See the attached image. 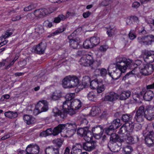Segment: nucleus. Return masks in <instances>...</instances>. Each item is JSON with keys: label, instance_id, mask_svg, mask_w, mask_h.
Wrapping results in <instances>:
<instances>
[{"label": "nucleus", "instance_id": "obj_1", "mask_svg": "<svg viewBox=\"0 0 154 154\" xmlns=\"http://www.w3.org/2000/svg\"><path fill=\"white\" fill-rule=\"evenodd\" d=\"M132 60L127 59L125 57H118L116 58L115 68H122L123 70H126L128 66L132 63Z\"/></svg>", "mask_w": 154, "mask_h": 154}, {"label": "nucleus", "instance_id": "obj_4", "mask_svg": "<svg viewBox=\"0 0 154 154\" xmlns=\"http://www.w3.org/2000/svg\"><path fill=\"white\" fill-rule=\"evenodd\" d=\"M90 86L91 88L96 89L98 93H101L105 89L104 85L102 84V81L98 80L97 79H95L91 81Z\"/></svg>", "mask_w": 154, "mask_h": 154}, {"label": "nucleus", "instance_id": "obj_57", "mask_svg": "<svg viewBox=\"0 0 154 154\" xmlns=\"http://www.w3.org/2000/svg\"><path fill=\"white\" fill-rule=\"evenodd\" d=\"M127 143L130 144H132L135 143L134 138L131 136L128 137L126 140Z\"/></svg>", "mask_w": 154, "mask_h": 154}, {"label": "nucleus", "instance_id": "obj_21", "mask_svg": "<svg viewBox=\"0 0 154 154\" xmlns=\"http://www.w3.org/2000/svg\"><path fill=\"white\" fill-rule=\"evenodd\" d=\"M62 85L65 88H72L70 79V75L66 76L64 78L62 81Z\"/></svg>", "mask_w": 154, "mask_h": 154}, {"label": "nucleus", "instance_id": "obj_58", "mask_svg": "<svg viewBox=\"0 0 154 154\" xmlns=\"http://www.w3.org/2000/svg\"><path fill=\"white\" fill-rule=\"evenodd\" d=\"M12 34V32H9V31H7L6 32L5 35H3L0 37V40H2L3 38L5 39Z\"/></svg>", "mask_w": 154, "mask_h": 154}, {"label": "nucleus", "instance_id": "obj_25", "mask_svg": "<svg viewBox=\"0 0 154 154\" xmlns=\"http://www.w3.org/2000/svg\"><path fill=\"white\" fill-rule=\"evenodd\" d=\"M74 93H70L66 94L65 96L66 100L63 103V108L64 106L65 108H66V106H67L68 104V102H71V101L75 97Z\"/></svg>", "mask_w": 154, "mask_h": 154}, {"label": "nucleus", "instance_id": "obj_39", "mask_svg": "<svg viewBox=\"0 0 154 154\" xmlns=\"http://www.w3.org/2000/svg\"><path fill=\"white\" fill-rule=\"evenodd\" d=\"M90 39L94 47L98 45L100 42V38L97 37H91Z\"/></svg>", "mask_w": 154, "mask_h": 154}, {"label": "nucleus", "instance_id": "obj_40", "mask_svg": "<svg viewBox=\"0 0 154 154\" xmlns=\"http://www.w3.org/2000/svg\"><path fill=\"white\" fill-rule=\"evenodd\" d=\"M118 140H119V136L118 134L113 133L110 135L109 141L112 142V143L118 142Z\"/></svg>", "mask_w": 154, "mask_h": 154}, {"label": "nucleus", "instance_id": "obj_3", "mask_svg": "<svg viewBox=\"0 0 154 154\" xmlns=\"http://www.w3.org/2000/svg\"><path fill=\"white\" fill-rule=\"evenodd\" d=\"M47 102L45 100L39 101L34 110V113L36 115L42 112L47 111L48 109Z\"/></svg>", "mask_w": 154, "mask_h": 154}, {"label": "nucleus", "instance_id": "obj_8", "mask_svg": "<svg viewBox=\"0 0 154 154\" xmlns=\"http://www.w3.org/2000/svg\"><path fill=\"white\" fill-rule=\"evenodd\" d=\"M110 67L109 66L107 69L108 71L109 75L111 77L112 79L114 80H117L119 79L121 76L122 73H124L126 70H123V69L120 68H116V70L114 71L112 73V75H111V73L109 72Z\"/></svg>", "mask_w": 154, "mask_h": 154}, {"label": "nucleus", "instance_id": "obj_48", "mask_svg": "<svg viewBox=\"0 0 154 154\" xmlns=\"http://www.w3.org/2000/svg\"><path fill=\"white\" fill-rule=\"evenodd\" d=\"M98 109L96 106L93 107L90 112L91 115L93 116H94L98 114L99 112Z\"/></svg>", "mask_w": 154, "mask_h": 154}, {"label": "nucleus", "instance_id": "obj_38", "mask_svg": "<svg viewBox=\"0 0 154 154\" xmlns=\"http://www.w3.org/2000/svg\"><path fill=\"white\" fill-rule=\"evenodd\" d=\"M83 46L84 48L86 49L92 48L94 47L90 39H86L84 42Z\"/></svg>", "mask_w": 154, "mask_h": 154}, {"label": "nucleus", "instance_id": "obj_60", "mask_svg": "<svg viewBox=\"0 0 154 154\" xmlns=\"http://www.w3.org/2000/svg\"><path fill=\"white\" fill-rule=\"evenodd\" d=\"M35 32L39 33H41L43 30L42 26L39 25H37L35 28Z\"/></svg>", "mask_w": 154, "mask_h": 154}, {"label": "nucleus", "instance_id": "obj_64", "mask_svg": "<svg viewBox=\"0 0 154 154\" xmlns=\"http://www.w3.org/2000/svg\"><path fill=\"white\" fill-rule=\"evenodd\" d=\"M120 119H114L112 122L113 124H114L118 128L120 125Z\"/></svg>", "mask_w": 154, "mask_h": 154}, {"label": "nucleus", "instance_id": "obj_20", "mask_svg": "<svg viewBox=\"0 0 154 154\" xmlns=\"http://www.w3.org/2000/svg\"><path fill=\"white\" fill-rule=\"evenodd\" d=\"M119 97V95L113 92H111L109 95L105 96V100L106 101H113L117 99Z\"/></svg>", "mask_w": 154, "mask_h": 154}, {"label": "nucleus", "instance_id": "obj_42", "mask_svg": "<svg viewBox=\"0 0 154 154\" xmlns=\"http://www.w3.org/2000/svg\"><path fill=\"white\" fill-rule=\"evenodd\" d=\"M123 149L125 153L124 154H130L133 151L132 147L131 146H127L124 147Z\"/></svg>", "mask_w": 154, "mask_h": 154}, {"label": "nucleus", "instance_id": "obj_12", "mask_svg": "<svg viewBox=\"0 0 154 154\" xmlns=\"http://www.w3.org/2000/svg\"><path fill=\"white\" fill-rule=\"evenodd\" d=\"M143 58L145 61L148 63L153 62L154 61V51H145Z\"/></svg>", "mask_w": 154, "mask_h": 154}, {"label": "nucleus", "instance_id": "obj_63", "mask_svg": "<svg viewBox=\"0 0 154 154\" xmlns=\"http://www.w3.org/2000/svg\"><path fill=\"white\" fill-rule=\"evenodd\" d=\"M100 73L101 76L104 77L106 75L107 73V71L105 69L102 68L100 70Z\"/></svg>", "mask_w": 154, "mask_h": 154}, {"label": "nucleus", "instance_id": "obj_49", "mask_svg": "<svg viewBox=\"0 0 154 154\" xmlns=\"http://www.w3.org/2000/svg\"><path fill=\"white\" fill-rule=\"evenodd\" d=\"M104 130L105 133L108 135H111L112 134H113V132L115 131V130L109 126L108 128H105Z\"/></svg>", "mask_w": 154, "mask_h": 154}, {"label": "nucleus", "instance_id": "obj_28", "mask_svg": "<svg viewBox=\"0 0 154 154\" xmlns=\"http://www.w3.org/2000/svg\"><path fill=\"white\" fill-rule=\"evenodd\" d=\"M103 128L101 125H96L92 129V134H97L103 133Z\"/></svg>", "mask_w": 154, "mask_h": 154}, {"label": "nucleus", "instance_id": "obj_32", "mask_svg": "<svg viewBox=\"0 0 154 154\" xmlns=\"http://www.w3.org/2000/svg\"><path fill=\"white\" fill-rule=\"evenodd\" d=\"M131 122V123L129 122L126 123L124 124L127 132H128L129 134L132 132L134 129V125L133 124V122Z\"/></svg>", "mask_w": 154, "mask_h": 154}, {"label": "nucleus", "instance_id": "obj_27", "mask_svg": "<svg viewBox=\"0 0 154 154\" xmlns=\"http://www.w3.org/2000/svg\"><path fill=\"white\" fill-rule=\"evenodd\" d=\"M131 92L129 91H122L119 96L120 100H125L128 99L131 96Z\"/></svg>", "mask_w": 154, "mask_h": 154}, {"label": "nucleus", "instance_id": "obj_31", "mask_svg": "<svg viewBox=\"0 0 154 154\" xmlns=\"http://www.w3.org/2000/svg\"><path fill=\"white\" fill-rule=\"evenodd\" d=\"M132 116L129 114H125L122 115L121 120L123 122L126 123L131 122L132 119Z\"/></svg>", "mask_w": 154, "mask_h": 154}, {"label": "nucleus", "instance_id": "obj_59", "mask_svg": "<svg viewBox=\"0 0 154 154\" xmlns=\"http://www.w3.org/2000/svg\"><path fill=\"white\" fill-rule=\"evenodd\" d=\"M116 29L115 28H109L107 31V34L109 37H111L114 33V31Z\"/></svg>", "mask_w": 154, "mask_h": 154}, {"label": "nucleus", "instance_id": "obj_11", "mask_svg": "<svg viewBox=\"0 0 154 154\" xmlns=\"http://www.w3.org/2000/svg\"><path fill=\"white\" fill-rule=\"evenodd\" d=\"M49 13L48 10L45 8H41L34 11V14L38 19L43 18Z\"/></svg>", "mask_w": 154, "mask_h": 154}, {"label": "nucleus", "instance_id": "obj_62", "mask_svg": "<svg viewBox=\"0 0 154 154\" xmlns=\"http://www.w3.org/2000/svg\"><path fill=\"white\" fill-rule=\"evenodd\" d=\"M108 48V46L107 45H102L100 47L99 50L101 52H103L106 51Z\"/></svg>", "mask_w": 154, "mask_h": 154}, {"label": "nucleus", "instance_id": "obj_24", "mask_svg": "<svg viewBox=\"0 0 154 154\" xmlns=\"http://www.w3.org/2000/svg\"><path fill=\"white\" fill-rule=\"evenodd\" d=\"M70 75L72 88H75L77 87L80 82L79 78L75 75Z\"/></svg>", "mask_w": 154, "mask_h": 154}, {"label": "nucleus", "instance_id": "obj_36", "mask_svg": "<svg viewBox=\"0 0 154 154\" xmlns=\"http://www.w3.org/2000/svg\"><path fill=\"white\" fill-rule=\"evenodd\" d=\"M91 79L88 76H85L83 78L82 80V85L84 86V88H85L88 86L89 84H90Z\"/></svg>", "mask_w": 154, "mask_h": 154}, {"label": "nucleus", "instance_id": "obj_5", "mask_svg": "<svg viewBox=\"0 0 154 154\" xmlns=\"http://www.w3.org/2000/svg\"><path fill=\"white\" fill-rule=\"evenodd\" d=\"M145 137V143L149 147L152 146L154 145V132L150 131L146 134L145 131L143 133Z\"/></svg>", "mask_w": 154, "mask_h": 154}, {"label": "nucleus", "instance_id": "obj_44", "mask_svg": "<svg viewBox=\"0 0 154 154\" xmlns=\"http://www.w3.org/2000/svg\"><path fill=\"white\" fill-rule=\"evenodd\" d=\"M135 69H133L131 71H130L129 72L127 73L126 75L123 77L122 80L125 81L127 79H128L129 77H130L131 75L135 74H136L135 73Z\"/></svg>", "mask_w": 154, "mask_h": 154}, {"label": "nucleus", "instance_id": "obj_16", "mask_svg": "<svg viewBox=\"0 0 154 154\" xmlns=\"http://www.w3.org/2000/svg\"><path fill=\"white\" fill-rule=\"evenodd\" d=\"M46 47L45 45L41 42L35 47H34L33 50H34V52L35 53L40 54H43L45 52Z\"/></svg>", "mask_w": 154, "mask_h": 154}, {"label": "nucleus", "instance_id": "obj_34", "mask_svg": "<svg viewBox=\"0 0 154 154\" xmlns=\"http://www.w3.org/2000/svg\"><path fill=\"white\" fill-rule=\"evenodd\" d=\"M84 137V139L87 142H91L93 137V134L90 131H88L85 135Z\"/></svg>", "mask_w": 154, "mask_h": 154}, {"label": "nucleus", "instance_id": "obj_15", "mask_svg": "<svg viewBox=\"0 0 154 154\" xmlns=\"http://www.w3.org/2000/svg\"><path fill=\"white\" fill-rule=\"evenodd\" d=\"M82 103L78 99H74L71 102H68L67 106L70 108H72L75 110L79 109L81 107Z\"/></svg>", "mask_w": 154, "mask_h": 154}, {"label": "nucleus", "instance_id": "obj_61", "mask_svg": "<svg viewBox=\"0 0 154 154\" xmlns=\"http://www.w3.org/2000/svg\"><path fill=\"white\" fill-rule=\"evenodd\" d=\"M134 129L136 131H138L141 129V125L140 124L137 123L134 125Z\"/></svg>", "mask_w": 154, "mask_h": 154}, {"label": "nucleus", "instance_id": "obj_43", "mask_svg": "<svg viewBox=\"0 0 154 154\" xmlns=\"http://www.w3.org/2000/svg\"><path fill=\"white\" fill-rule=\"evenodd\" d=\"M65 18V16L64 15H60L57 17L54 18V22L55 23H59L61 20H63Z\"/></svg>", "mask_w": 154, "mask_h": 154}, {"label": "nucleus", "instance_id": "obj_35", "mask_svg": "<svg viewBox=\"0 0 154 154\" xmlns=\"http://www.w3.org/2000/svg\"><path fill=\"white\" fill-rule=\"evenodd\" d=\"M89 131L88 127H85L83 128H81L78 129L77 132L78 134L83 136Z\"/></svg>", "mask_w": 154, "mask_h": 154}, {"label": "nucleus", "instance_id": "obj_17", "mask_svg": "<svg viewBox=\"0 0 154 154\" xmlns=\"http://www.w3.org/2000/svg\"><path fill=\"white\" fill-rule=\"evenodd\" d=\"M138 42L141 45L145 46L151 45L150 40H149L147 35L138 37L137 38Z\"/></svg>", "mask_w": 154, "mask_h": 154}, {"label": "nucleus", "instance_id": "obj_22", "mask_svg": "<svg viewBox=\"0 0 154 154\" xmlns=\"http://www.w3.org/2000/svg\"><path fill=\"white\" fill-rule=\"evenodd\" d=\"M82 147V145L80 143H76L72 146L71 150V154H80L82 152L80 148Z\"/></svg>", "mask_w": 154, "mask_h": 154}, {"label": "nucleus", "instance_id": "obj_7", "mask_svg": "<svg viewBox=\"0 0 154 154\" xmlns=\"http://www.w3.org/2000/svg\"><path fill=\"white\" fill-rule=\"evenodd\" d=\"M40 148L37 145L31 144L29 145L26 149V154H38Z\"/></svg>", "mask_w": 154, "mask_h": 154}, {"label": "nucleus", "instance_id": "obj_55", "mask_svg": "<svg viewBox=\"0 0 154 154\" xmlns=\"http://www.w3.org/2000/svg\"><path fill=\"white\" fill-rule=\"evenodd\" d=\"M101 63V62L100 60H99L98 61H94L91 67L93 69H95L100 65Z\"/></svg>", "mask_w": 154, "mask_h": 154}, {"label": "nucleus", "instance_id": "obj_45", "mask_svg": "<svg viewBox=\"0 0 154 154\" xmlns=\"http://www.w3.org/2000/svg\"><path fill=\"white\" fill-rule=\"evenodd\" d=\"M135 69H133L131 71H130L129 72L127 73L126 75L123 77L122 80L125 81L127 79H128L129 77H130L131 75L135 74H136L135 73Z\"/></svg>", "mask_w": 154, "mask_h": 154}, {"label": "nucleus", "instance_id": "obj_26", "mask_svg": "<svg viewBox=\"0 0 154 154\" xmlns=\"http://www.w3.org/2000/svg\"><path fill=\"white\" fill-rule=\"evenodd\" d=\"M154 96L153 92L151 90H147L145 92L143 96V98L146 101H149L152 99Z\"/></svg>", "mask_w": 154, "mask_h": 154}, {"label": "nucleus", "instance_id": "obj_14", "mask_svg": "<svg viewBox=\"0 0 154 154\" xmlns=\"http://www.w3.org/2000/svg\"><path fill=\"white\" fill-rule=\"evenodd\" d=\"M96 146V142L94 141H92L91 142L83 143L82 145V147L86 151H91L94 149Z\"/></svg>", "mask_w": 154, "mask_h": 154}, {"label": "nucleus", "instance_id": "obj_23", "mask_svg": "<svg viewBox=\"0 0 154 154\" xmlns=\"http://www.w3.org/2000/svg\"><path fill=\"white\" fill-rule=\"evenodd\" d=\"M46 154H59L58 148H55L53 146H48L45 150Z\"/></svg>", "mask_w": 154, "mask_h": 154}, {"label": "nucleus", "instance_id": "obj_53", "mask_svg": "<svg viewBox=\"0 0 154 154\" xmlns=\"http://www.w3.org/2000/svg\"><path fill=\"white\" fill-rule=\"evenodd\" d=\"M35 5L33 4H32L29 5L28 6L24 8V11H30L35 8Z\"/></svg>", "mask_w": 154, "mask_h": 154}, {"label": "nucleus", "instance_id": "obj_46", "mask_svg": "<svg viewBox=\"0 0 154 154\" xmlns=\"http://www.w3.org/2000/svg\"><path fill=\"white\" fill-rule=\"evenodd\" d=\"M135 69H133L131 71H130L129 72L127 73L126 75L123 77L122 80L125 81L127 79H128L129 77H130L131 75L135 74H136L135 73Z\"/></svg>", "mask_w": 154, "mask_h": 154}, {"label": "nucleus", "instance_id": "obj_41", "mask_svg": "<svg viewBox=\"0 0 154 154\" xmlns=\"http://www.w3.org/2000/svg\"><path fill=\"white\" fill-rule=\"evenodd\" d=\"M144 64H145L142 61L138 60L135 61L134 66L136 65L137 66H138L141 70L143 68H144Z\"/></svg>", "mask_w": 154, "mask_h": 154}, {"label": "nucleus", "instance_id": "obj_56", "mask_svg": "<svg viewBox=\"0 0 154 154\" xmlns=\"http://www.w3.org/2000/svg\"><path fill=\"white\" fill-rule=\"evenodd\" d=\"M126 132H127V131L126 130L125 127L124 125L123 124L120 129L119 131V133L122 135L123 134H125Z\"/></svg>", "mask_w": 154, "mask_h": 154}, {"label": "nucleus", "instance_id": "obj_51", "mask_svg": "<svg viewBox=\"0 0 154 154\" xmlns=\"http://www.w3.org/2000/svg\"><path fill=\"white\" fill-rule=\"evenodd\" d=\"M66 106V108L65 107V109H67V114H69L71 116H72L76 113V110H75L74 109H72V108H70L68 107V108L67 105Z\"/></svg>", "mask_w": 154, "mask_h": 154}, {"label": "nucleus", "instance_id": "obj_10", "mask_svg": "<svg viewBox=\"0 0 154 154\" xmlns=\"http://www.w3.org/2000/svg\"><path fill=\"white\" fill-rule=\"evenodd\" d=\"M63 109L62 110H60L57 107H55L53 109V112L54 114V116H60L62 119L66 118L67 115V110L65 109V107H63Z\"/></svg>", "mask_w": 154, "mask_h": 154}, {"label": "nucleus", "instance_id": "obj_19", "mask_svg": "<svg viewBox=\"0 0 154 154\" xmlns=\"http://www.w3.org/2000/svg\"><path fill=\"white\" fill-rule=\"evenodd\" d=\"M108 147L113 152H116L119 151L120 149V146H119L116 143H112V142L109 141L107 145Z\"/></svg>", "mask_w": 154, "mask_h": 154}, {"label": "nucleus", "instance_id": "obj_52", "mask_svg": "<svg viewBox=\"0 0 154 154\" xmlns=\"http://www.w3.org/2000/svg\"><path fill=\"white\" fill-rule=\"evenodd\" d=\"M53 142L57 145V146L56 147V148H58V149L62 144V140L59 138L54 140L53 141Z\"/></svg>", "mask_w": 154, "mask_h": 154}, {"label": "nucleus", "instance_id": "obj_50", "mask_svg": "<svg viewBox=\"0 0 154 154\" xmlns=\"http://www.w3.org/2000/svg\"><path fill=\"white\" fill-rule=\"evenodd\" d=\"M96 97L95 95L93 92H89L88 95V98L90 100L94 101Z\"/></svg>", "mask_w": 154, "mask_h": 154}, {"label": "nucleus", "instance_id": "obj_33", "mask_svg": "<svg viewBox=\"0 0 154 154\" xmlns=\"http://www.w3.org/2000/svg\"><path fill=\"white\" fill-rule=\"evenodd\" d=\"M5 115L10 119H14L17 117L18 114L16 112H13V111H8L5 113Z\"/></svg>", "mask_w": 154, "mask_h": 154}, {"label": "nucleus", "instance_id": "obj_9", "mask_svg": "<svg viewBox=\"0 0 154 154\" xmlns=\"http://www.w3.org/2000/svg\"><path fill=\"white\" fill-rule=\"evenodd\" d=\"M144 66L140 72L144 75H148L151 74L154 70L153 65L151 63L145 64Z\"/></svg>", "mask_w": 154, "mask_h": 154}, {"label": "nucleus", "instance_id": "obj_2", "mask_svg": "<svg viewBox=\"0 0 154 154\" xmlns=\"http://www.w3.org/2000/svg\"><path fill=\"white\" fill-rule=\"evenodd\" d=\"M64 128L66 131V134L64 137H70L75 133L77 129V126L75 123H67L63 124Z\"/></svg>", "mask_w": 154, "mask_h": 154}, {"label": "nucleus", "instance_id": "obj_29", "mask_svg": "<svg viewBox=\"0 0 154 154\" xmlns=\"http://www.w3.org/2000/svg\"><path fill=\"white\" fill-rule=\"evenodd\" d=\"M63 129H64V128L63 124H60L54 128L52 134L54 136L57 135L61 133Z\"/></svg>", "mask_w": 154, "mask_h": 154}, {"label": "nucleus", "instance_id": "obj_47", "mask_svg": "<svg viewBox=\"0 0 154 154\" xmlns=\"http://www.w3.org/2000/svg\"><path fill=\"white\" fill-rule=\"evenodd\" d=\"M135 69H133L131 71H130L129 72L127 73L126 75L123 77L122 80L125 81L127 79H128L129 77H130L131 75L135 74H136L135 73Z\"/></svg>", "mask_w": 154, "mask_h": 154}, {"label": "nucleus", "instance_id": "obj_18", "mask_svg": "<svg viewBox=\"0 0 154 154\" xmlns=\"http://www.w3.org/2000/svg\"><path fill=\"white\" fill-rule=\"evenodd\" d=\"M145 117L148 120H152L154 119V108L146 110Z\"/></svg>", "mask_w": 154, "mask_h": 154}, {"label": "nucleus", "instance_id": "obj_6", "mask_svg": "<svg viewBox=\"0 0 154 154\" xmlns=\"http://www.w3.org/2000/svg\"><path fill=\"white\" fill-rule=\"evenodd\" d=\"M145 118L144 106H141L137 110L134 118V120L137 122H141L144 121Z\"/></svg>", "mask_w": 154, "mask_h": 154}, {"label": "nucleus", "instance_id": "obj_30", "mask_svg": "<svg viewBox=\"0 0 154 154\" xmlns=\"http://www.w3.org/2000/svg\"><path fill=\"white\" fill-rule=\"evenodd\" d=\"M24 121L28 125L33 124L35 122V119L32 116L28 115H24L23 117Z\"/></svg>", "mask_w": 154, "mask_h": 154}, {"label": "nucleus", "instance_id": "obj_37", "mask_svg": "<svg viewBox=\"0 0 154 154\" xmlns=\"http://www.w3.org/2000/svg\"><path fill=\"white\" fill-rule=\"evenodd\" d=\"M61 97V93L59 91H56L53 93L51 98L54 100H57Z\"/></svg>", "mask_w": 154, "mask_h": 154}, {"label": "nucleus", "instance_id": "obj_54", "mask_svg": "<svg viewBox=\"0 0 154 154\" xmlns=\"http://www.w3.org/2000/svg\"><path fill=\"white\" fill-rule=\"evenodd\" d=\"M144 94V91H142L140 92L139 93H135L134 94V96L136 97H138L140 99H142L143 98V96Z\"/></svg>", "mask_w": 154, "mask_h": 154}, {"label": "nucleus", "instance_id": "obj_13", "mask_svg": "<svg viewBox=\"0 0 154 154\" xmlns=\"http://www.w3.org/2000/svg\"><path fill=\"white\" fill-rule=\"evenodd\" d=\"M74 34L72 33L68 37L69 39V45L73 49H76L79 45V40L75 39L74 37Z\"/></svg>", "mask_w": 154, "mask_h": 154}]
</instances>
